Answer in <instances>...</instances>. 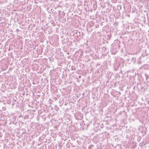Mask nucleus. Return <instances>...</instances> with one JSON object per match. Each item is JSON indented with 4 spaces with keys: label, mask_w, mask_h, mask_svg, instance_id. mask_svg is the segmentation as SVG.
Returning <instances> with one entry per match:
<instances>
[{
    "label": "nucleus",
    "mask_w": 149,
    "mask_h": 149,
    "mask_svg": "<svg viewBox=\"0 0 149 149\" xmlns=\"http://www.w3.org/2000/svg\"><path fill=\"white\" fill-rule=\"evenodd\" d=\"M136 61V58L134 57H133L130 60L129 59H127L126 61V64H130L133 63L134 64H135Z\"/></svg>",
    "instance_id": "nucleus-1"
},
{
    "label": "nucleus",
    "mask_w": 149,
    "mask_h": 149,
    "mask_svg": "<svg viewBox=\"0 0 149 149\" xmlns=\"http://www.w3.org/2000/svg\"><path fill=\"white\" fill-rule=\"evenodd\" d=\"M145 145V143H144L143 142H141L139 144V146H144Z\"/></svg>",
    "instance_id": "nucleus-2"
},
{
    "label": "nucleus",
    "mask_w": 149,
    "mask_h": 149,
    "mask_svg": "<svg viewBox=\"0 0 149 149\" xmlns=\"http://www.w3.org/2000/svg\"><path fill=\"white\" fill-rule=\"evenodd\" d=\"M145 77L146 78V80L148 79V78H149L148 75L147 74H145Z\"/></svg>",
    "instance_id": "nucleus-3"
},
{
    "label": "nucleus",
    "mask_w": 149,
    "mask_h": 149,
    "mask_svg": "<svg viewBox=\"0 0 149 149\" xmlns=\"http://www.w3.org/2000/svg\"><path fill=\"white\" fill-rule=\"evenodd\" d=\"M105 49V50H106V49H107V48H106V47H103V49Z\"/></svg>",
    "instance_id": "nucleus-4"
},
{
    "label": "nucleus",
    "mask_w": 149,
    "mask_h": 149,
    "mask_svg": "<svg viewBox=\"0 0 149 149\" xmlns=\"http://www.w3.org/2000/svg\"><path fill=\"white\" fill-rule=\"evenodd\" d=\"M23 116L22 115H21L20 116V117H22Z\"/></svg>",
    "instance_id": "nucleus-5"
},
{
    "label": "nucleus",
    "mask_w": 149,
    "mask_h": 149,
    "mask_svg": "<svg viewBox=\"0 0 149 149\" xmlns=\"http://www.w3.org/2000/svg\"><path fill=\"white\" fill-rule=\"evenodd\" d=\"M80 77H81V76H79V77L80 78Z\"/></svg>",
    "instance_id": "nucleus-6"
},
{
    "label": "nucleus",
    "mask_w": 149,
    "mask_h": 149,
    "mask_svg": "<svg viewBox=\"0 0 149 149\" xmlns=\"http://www.w3.org/2000/svg\"><path fill=\"white\" fill-rule=\"evenodd\" d=\"M17 123V122L15 123V124H16Z\"/></svg>",
    "instance_id": "nucleus-7"
}]
</instances>
